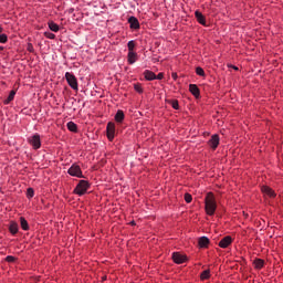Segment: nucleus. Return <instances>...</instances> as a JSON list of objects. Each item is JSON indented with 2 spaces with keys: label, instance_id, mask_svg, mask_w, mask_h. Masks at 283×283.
I'll use <instances>...</instances> for the list:
<instances>
[{
  "label": "nucleus",
  "instance_id": "1",
  "mask_svg": "<svg viewBox=\"0 0 283 283\" xmlns=\"http://www.w3.org/2000/svg\"><path fill=\"white\" fill-rule=\"evenodd\" d=\"M218 209V202L216 201V195L208 192L205 197V211L207 216H214Z\"/></svg>",
  "mask_w": 283,
  "mask_h": 283
},
{
  "label": "nucleus",
  "instance_id": "2",
  "mask_svg": "<svg viewBox=\"0 0 283 283\" xmlns=\"http://www.w3.org/2000/svg\"><path fill=\"white\" fill-rule=\"evenodd\" d=\"M87 189H90V181L80 180V182L76 185L73 193H75V196H85L87 193Z\"/></svg>",
  "mask_w": 283,
  "mask_h": 283
},
{
  "label": "nucleus",
  "instance_id": "3",
  "mask_svg": "<svg viewBox=\"0 0 283 283\" xmlns=\"http://www.w3.org/2000/svg\"><path fill=\"white\" fill-rule=\"evenodd\" d=\"M65 80L72 90H78V80H76V76L74 74L66 72Z\"/></svg>",
  "mask_w": 283,
  "mask_h": 283
},
{
  "label": "nucleus",
  "instance_id": "4",
  "mask_svg": "<svg viewBox=\"0 0 283 283\" xmlns=\"http://www.w3.org/2000/svg\"><path fill=\"white\" fill-rule=\"evenodd\" d=\"M69 176H73L75 178H83V170H81V166L73 164L69 170H67Z\"/></svg>",
  "mask_w": 283,
  "mask_h": 283
},
{
  "label": "nucleus",
  "instance_id": "5",
  "mask_svg": "<svg viewBox=\"0 0 283 283\" xmlns=\"http://www.w3.org/2000/svg\"><path fill=\"white\" fill-rule=\"evenodd\" d=\"M261 192L263 193L264 198H270L271 200L275 199L277 197V193H275V190H273L269 186H262Z\"/></svg>",
  "mask_w": 283,
  "mask_h": 283
},
{
  "label": "nucleus",
  "instance_id": "6",
  "mask_svg": "<svg viewBox=\"0 0 283 283\" xmlns=\"http://www.w3.org/2000/svg\"><path fill=\"white\" fill-rule=\"evenodd\" d=\"M29 144L33 149H41V136L35 134L29 138Z\"/></svg>",
  "mask_w": 283,
  "mask_h": 283
},
{
  "label": "nucleus",
  "instance_id": "7",
  "mask_svg": "<svg viewBox=\"0 0 283 283\" xmlns=\"http://www.w3.org/2000/svg\"><path fill=\"white\" fill-rule=\"evenodd\" d=\"M106 134L108 140L112 143V140H114V134H116V124L109 122L106 126Z\"/></svg>",
  "mask_w": 283,
  "mask_h": 283
},
{
  "label": "nucleus",
  "instance_id": "8",
  "mask_svg": "<svg viewBox=\"0 0 283 283\" xmlns=\"http://www.w3.org/2000/svg\"><path fill=\"white\" fill-rule=\"evenodd\" d=\"M208 145L213 149V151H216L220 145V136L218 134L212 135L208 142Z\"/></svg>",
  "mask_w": 283,
  "mask_h": 283
},
{
  "label": "nucleus",
  "instance_id": "9",
  "mask_svg": "<svg viewBox=\"0 0 283 283\" xmlns=\"http://www.w3.org/2000/svg\"><path fill=\"white\" fill-rule=\"evenodd\" d=\"M172 260L175 264H185V262H187V255L175 252L172 253Z\"/></svg>",
  "mask_w": 283,
  "mask_h": 283
},
{
  "label": "nucleus",
  "instance_id": "10",
  "mask_svg": "<svg viewBox=\"0 0 283 283\" xmlns=\"http://www.w3.org/2000/svg\"><path fill=\"white\" fill-rule=\"evenodd\" d=\"M231 244H233V238H231V235L224 237L219 242L220 249H229V247H231Z\"/></svg>",
  "mask_w": 283,
  "mask_h": 283
},
{
  "label": "nucleus",
  "instance_id": "11",
  "mask_svg": "<svg viewBox=\"0 0 283 283\" xmlns=\"http://www.w3.org/2000/svg\"><path fill=\"white\" fill-rule=\"evenodd\" d=\"M128 23L130 25V30H140V22L138 21V18L130 17L128 19Z\"/></svg>",
  "mask_w": 283,
  "mask_h": 283
},
{
  "label": "nucleus",
  "instance_id": "12",
  "mask_svg": "<svg viewBox=\"0 0 283 283\" xmlns=\"http://www.w3.org/2000/svg\"><path fill=\"white\" fill-rule=\"evenodd\" d=\"M136 61H138V53H136V51L128 52V54H127L128 65H134V63H136Z\"/></svg>",
  "mask_w": 283,
  "mask_h": 283
},
{
  "label": "nucleus",
  "instance_id": "13",
  "mask_svg": "<svg viewBox=\"0 0 283 283\" xmlns=\"http://www.w3.org/2000/svg\"><path fill=\"white\" fill-rule=\"evenodd\" d=\"M189 92L195 96V98H200V88L196 84L189 85Z\"/></svg>",
  "mask_w": 283,
  "mask_h": 283
},
{
  "label": "nucleus",
  "instance_id": "14",
  "mask_svg": "<svg viewBox=\"0 0 283 283\" xmlns=\"http://www.w3.org/2000/svg\"><path fill=\"white\" fill-rule=\"evenodd\" d=\"M195 17L198 23H200V25H207V18H205V14H202V12L200 11L195 12Z\"/></svg>",
  "mask_w": 283,
  "mask_h": 283
},
{
  "label": "nucleus",
  "instance_id": "15",
  "mask_svg": "<svg viewBox=\"0 0 283 283\" xmlns=\"http://www.w3.org/2000/svg\"><path fill=\"white\" fill-rule=\"evenodd\" d=\"M199 249H208L209 248V238L201 237L198 240Z\"/></svg>",
  "mask_w": 283,
  "mask_h": 283
},
{
  "label": "nucleus",
  "instance_id": "16",
  "mask_svg": "<svg viewBox=\"0 0 283 283\" xmlns=\"http://www.w3.org/2000/svg\"><path fill=\"white\" fill-rule=\"evenodd\" d=\"M9 231L12 235H17L19 233V224L14 221L10 222Z\"/></svg>",
  "mask_w": 283,
  "mask_h": 283
},
{
  "label": "nucleus",
  "instance_id": "17",
  "mask_svg": "<svg viewBox=\"0 0 283 283\" xmlns=\"http://www.w3.org/2000/svg\"><path fill=\"white\" fill-rule=\"evenodd\" d=\"M144 77L146 81H156V73L149 71V70H146L144 72Z\"/></svg>",
  "mask_w": 283,
  "mask_h": 283
},
{
  "label": "nucleus",
  "instance_id": "18",
  "mask_svg": "<svg viewBox=\"0 0 283 283\" xmlns=\"http://www.w3.org/2000/svg\"><path fill=\"white\" fill-rule=\"evenodd\" d=\"M20 227L23 231H30V224L23 217H20Z\"/></svg>",
  "mask_w": 283,
  "mask_h": 283
},
{
  "label": "nucleus",
  "instance_id": "19",
  "mask_svg": "<svg viewBox=\"0 0 283 283\" xmlns=\"http://www.w3.org/2000/svg\"><path fill=\"white\" fill-rule=\"evenodd\" d=\"M253 265H254V269H256L258 271H260L261 269H264V260L262 259H255L253 261Z\"/></svg>",
  "mask_w": 283,
  "mask_h": 283
},
{
  "label": "nucleus",
  "instance_id": "20",
  "mask_svg": "<svg viewBox=\"0 0 283 283\" xmlns=\"http://www.w3.org/2000/svg\"><path fill=\"white\" fill-rule=\"evenodd\" d=\"M115 120L116 123H123L125 120V113L122 109L117 111Z\"/></svg>",
  "mask_w": 283,
  "mask_h": 283
},
{
  "label": "nucleus",
  "instance_id": "21",
  "mask_svg": "<svg viewBox=\"0 0 283 283\" xmlns=\"http://www.w3.org/2000/svg\"><path fill=\"white\" fill-rule=\"evenodd\" d=\"M66 127H67L69 132H73L74 134H76V132H78V126L74 122H69L66 124Z\"/></svg>",
  "mask_w": 283,
  "mask_h": 283
},
{
  "label": "nucleus",
  "instance_id": "22",
  "mask_svg": "<svg viewBox=\"0 0 283 283\" xmlns=\"http://www.w3.org/2000/svg\"><path fill=\"white\" fill-rule=\"evenodd\" d=\"M211 277V270H205L200 274V280L205 282L206 280H209Z\"/></svg>",
  "mask_w": 283,
  "mask_h": 283
},
{
  "label": "nucleus",
  "instance_id": "23",
  "mask_svg": "<svg viewBox=\"0 0 283 283\" xmlns=\"http://www.w3.org/2000/svg\"><path fill=\"white\" fill-rule=\"evenodd\" d=\"M14 96H17V92L15 91H11L9 93L8 98L4 101V105H9L10 103H12V101H14Z\"/></svg>",
  "mask_w": 283,
  "mask_h": 283
},
{
  "label": "nucleus",
  "instance_id": "24",
  "mask_svg": "<svg viewBox=\"0 0 283 283\" xmlns=\"http://www.w3.org/2000/svg\"><path fill=\"white\" fill-rule=\"evenodd\" d=\"M49 29L51 30V32H59V30H61V28L59 27V24H56L55 22H49Z\"/></svg>",
  "mask_w": 283,
  "mask_h": 283
},
{
  "label": "nucleus",
  "instance_id": "25",
  "mask_svg": "<svg viewBox=\"0 0 283 283\" xmlns=\"http://www.w3.org/2000/svg\"><path fill=\"white\" fill-rule=\"evenodd\" d=\"M128 52H135L136 50V41L132 40L127 43Z\"/></svg>",
  "mask_w": 283,
  "mask_h": 283
},
{
  "label": "nucleus",
  "instance_id": "26",
  "mask_svg": "<svg viewBox=\"0 0 283 283\" xmlns=\"http://www.w3.org/2000/svg\"><path fill=\"white\" fill-rule=\"evenodd\" d=\"M196 75L197 76H207V74L205 73V69H202L201 66L196 67Z\"/></svg>",
  "mask_w": 283,
  "mask_h": 283
},
{
  "label": "nucleus",
  "instance_id": "27",
  "mask_svg": "<svg viewBox=\"0 0 283 283\" xmlns=\"http://www.w3.org/2000/svg\"><path fill=\"white\" fill-rule=\"evenodd\" d=\"M44 36L46 39H51V40L56 39V35L54 33L50 32V31L44 32Z\"/></svg>",
  "mask_w": 283,
  "mask_h": 283
},
{
  "label": "nucleus",
  "instance_id": "28",
  "mask_svg": "<svg viewBox=\"0 0 283 283\" xmlns=\"http://www.w3.org/2000/svg\"><path fill=\"white\" fill-rule=\"evenodd\" d=\"M134 90L135 92H137L138 94H143V85L142 84H135L134 85Z\"/></svg>",
  "mask_w": 283,
  "mask_h": 283
},
{
  "label": "nucleus",
  "instance_id": "29",
  "mask_svg": "<svg viewBox=\"0 0 283 283\" xmlns=\"http://www.w3.org/2000/svg\"><path fill=\"white\" fill-rule=\"evenodd\" d=\"M27 198H34V189L33 188H28L27 189Z\"/></svg>",
  "mask_w": 283,
  "mask_h": 283
},
{
  "label": "nucleus",
  "instance_id": "30",
  "mask_svg": "<svg viewBox=\"0 0 283 283\" xmlns=\"http://www.w3.org/2000/svg\"><path fill=\"white\" fill-rule=\"evenodd\" d=\"M184 198H185V201H186L188 205L191 202V200H193V197H191L190 193H185Z\"/></svg>",
  "mask_w": 283,
  "mask_h": 283
},
{
  "label": "nucleus",
  "instance_id": "31",
  "mask_svg": "<svg viewBox=\"0 0 283 283\" xmlns=\"http://www.w3.org/2000/svg\"><path fill=\"white\" fill-rule=\"evenodd\" d=\"M8 41V34L2 33L0 34V43H6Z\"/></svg>",
  "mask_w": 283,
  "mask_h": 283
},
{
  "label": "nucleus",
  "instance_id": "32",
  "mask_svg": "<svg viewBox=\"0 0 283 283\" xmlns=\"http://www.w3.org/2000/svg\"><path fill=\"white\" fill-rule=\"evenodd\" d=\"M171 107H172V109H179L180 105L178 104V101H177V99H174V101L171 102Z\"/></svg>",
  "mask_w": 283,
  "mask_h": 283
},
{
  "label": "nucleus",
  "instance_id": "33",
  "mask_svg": "<svg viewBox=\"0 0 283 283\" xmlns=\"http://www.w3.org/2000/svg\"><path fill=\"white\" fill-rule=\"evenodd\" d=\"M27 50H28V52L33 53L34 52V45H32V43H28L27 44Z\"/></svg>",
  "mask_w": 283,
  "mask_h": 283
},
{
  "label": "nucleus",
  "instance_id": "34",
  "mask_svg": "<svg viewBox=\"0 0 283 283\" xmlns=\"http://www.w3.org/2000/svg\"><path fill=\"white\" fill-rule=\"evenodd\" d=\"M165 78V73H159L156 75V81H163Z\"/></svg>",
  "mask_w": 283,
  "mask_h": 283
},
{
  "label": "nucleus",
  "instance_id": "35",
  "mask_svg": "<svg viewBox=\"0 0 283 283\" xmlns=\"http://www.w3.org/2000/svg\"><path fill=\"white\" fill-rule=\"evenodd\" d=\"M17 259L14 258V256H12V255H8L7 258H6V262H14Z\"/></svg>",
  "mask_w": 283,
  "mask_h": 283
},
{
  "label": "nucleus",
  "instance_id": "36",
  "mask_svg": "<svg viewBox=\"0 0 283 283\" xmlns=\"http://www.w3.org/2000/svg\"><path fill=\"white\" fill-rule=\"evenodd\" d=\"M171 77L174 78V81H176V78H178V74L177 73H172Z\"/></svg>",
  "mask_w": 283,
  "mask_h": 283
},
{
  "label": "nucleus",
  "instance_id": "37",
  "mask_svg": "<svg viewBox=\"0 0 283 283\" xmlns=\"http://www.w3.org/2000/svg\"><path fill=\"white\" fill-rule=\"evenodd\" d=\"M3 33V27L0 24V34Z\"/></svg>",
  "mask_w": 283,
  "mask_h": 283
},
{
  "label": "nucleus",
  "instance_id": "38",
  "mask_svg": "<svg viewBox=\"0 0 283 283\" xmlns=\"http://www.w3.org/2000/svg\"><path fill=\"white\" fill-rule=\"evenodd\" d=\"M230 67H232V70H235V71H238V66H234V65H230Z\"/></svg>",
  "mask_w": 283,
  "mask_h": 283
},
{
  "label": "nucleus",
  "instance_id": "39",
  "mask_svg": "<svg viewBox=\"0 0 283 283\" xmlns=\"http://www.w3.org/2000/svg\"><path fill=\"white\" fill-rule=\"evenodd\" d=\"M105 280H107V276L102 277V282H105Z\"/></svg>",
  "mask_w": 283,
  "mask_h": 283
},
{
  "label": "nucleus",
  "instance_id": "40",
  "mask_svg": "<svg viewBox=\"0 0 283 283\" xmlns=\"http://www.w3.org/2000/svg\"><path fill=\"white\" fill-rule=\"evenodd\" d=\"M0 52H3V46H0Z\"/></svg>",
  "mask_w": 283,
  "mask_h": 283
},
{
  "label": "nucleus",
  "instance_id": "41",
  "mask_svg": "<svg viewBox=\"0 0 283 283\" xmlns=\"http://www.w3.org/2000/svg\"><path fill=\"white\" fill-rule=\"evenodd\" d=\"M130 224H136V222L132 221Z\"/></svg>",
  "mask_w": 283,
  "mask_h": 283
}]
</instances>
